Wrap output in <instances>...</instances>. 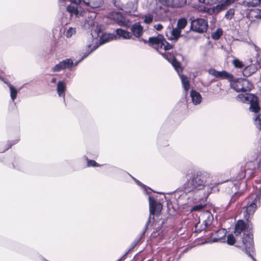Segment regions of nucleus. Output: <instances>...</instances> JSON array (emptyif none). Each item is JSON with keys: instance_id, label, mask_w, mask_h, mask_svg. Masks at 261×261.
<instances>
[{"instance_id": "nucleus-18", "label": "nucleus", "mask_w": 261, "mask_h": 261, "mask_svg": "<svg viewBox=\"0 0 261 261\" xmlns=\"http://www.w3.org/2000/svg\"><path fill=\"white\" fill-rule=\"evenodd\" d=\"M116 34L119 38H122L124 39H133L132 34L125 30L121 29H117L116 31Z\"/></svg>"}, {"instance_id": "nucleus-33", "label": "nucleus", "mask_w": 261, "mask_h": 261, "mask_svg": "<svg viewBox=\"0 0 261 261\" xmlns=\"http://www.w3.org/2000/svg\"><path fill=\"white\" fill-rule=\"evenodd\" d=\"M186 0H173V7H180L185 5Z\"/></svg>"}, {"instance_id": "nucleus-28", "label": "nucleus", "mask_w": 261, "mask_h": 261, "mask_svg": "<svg viewBox=\"0 0 261 261\" xmlns=\"http://www.w3.org/2000/svg\"><path fill=\"white\" fill-rule=\"evenodd\" d=\"M243 80V86L244 92L250 91L253 88V85L251 83H250L248 80L245 79H242Z\"/></svg>"}, {"instance_id": "nucleus-9", "label": "nucleus", "mask_w": 261, "mask_h": 261, "mask_svg": "<svg viewBox=\"0 0 261 261\" xmlns=\"http://www.w3.org/2000/svg\"><path fill=\"white\" fill-rule=\"evenodd\" d=\"M150 213L151 214H158L162 209V205L160 203L156 202L151 197H149Z\"/></svg>"}, {"instance_id": "nucleus-51", "label": "nucleus", "mask_w": 261, "mask_h": 261, "mask_svg": "<svg viewBox=\"0 0 261 261\" xmlns=\"http://www.w3.org/2000/svg\"><path fill=\"white\" fill-rule=\"evenodd\" d=\"M198 224H197L196 225V227L197 228V227H198Z\"/></svg>"}, {"instance_id": "nucleus-45", "label": "nucleus", "mask_w": 261, "mask_h": 261, "mask_svg": "<svg viewBox=\"0 0 261 261\" xmlns=\"http://www.w3.org/2000/svg\"><path fill=\"white\" fill-rule=\"evenodd\" d=\"M57 79L56 78H53L51 79V82L53 83H55L56 82Z\"/></svg>"}, {"instance_id": "nucleus-35", "label": "nucleus", "mask_w": 261, "mask_h": 261, "mask_svg": "<svg viewBox=\"0 0 261 261\" xmlns=\"http://www.w3.org/2000/svg\"><path fill=\"white\" fill-rule=\"evenodd\" d=\"M227 243L228 244L233 245L236 242V239L232 234H229L227 237Z\"/></svg>"}, {"instance_id": "nucleus-48", "label": "nucleus", "mask_w": 261, "mask_h": 261, "mask_svg": "<svg viewBox=\"0 0 261 261\" xmlns=\"http://www.w3.org/2000/svg\"><path fill=\"white\" fill-rule=\"evenodd\" d=\"M219 240V239H214V240H213V242H217L218 241V240Z\"/></svg>"}, {"instance_id": "nucleus-25", "label": "nucleus", "mask_w": 261, "mask_h": 261, "mask_svg": "<svg viewBox=\"0 0 261 261\" xmlns=\"http://www.w3.org/2000/svg\"><path fill=\"white\" fill-rule=\"evenodd\" d=\"M260 0H243V4L248 7L257 6L260 4Z\"/></svg>"}, {"instance_id": "nucleus-15", "label": "nucleus", "mask_w": 261, "mask_h": 261, "mask_svg": "<svg viewBox=\"0 0 261 261\" xmlns=\"http://www.w3.org/2000/svg\"><path fill=\"white\" fill-rule=\"evenodd\" d=\"M242 79H238L231 82L230 85L237 92H244Z\"/></svg>"}, {"instance_id": "nucleus-7", "label": "nucleus", "mask_w": 261, "mask_h": 261, "mask_svg": "<svg viewBox=\"0 0 261 261\" xmlns=\"http://www.w3.org/2000/svg\"><path fill=\"white\" fill-rule=\"evenodd\" d=\"M110 17L122 26L128 27L130 23L129 20L126 19L119 12H112L110 14Z\"/></svg>"}, {"instance_id": "nucleus-23", "label": "nucleus", "mask_w": 261, "mask_h": 261, "mask_svg": "<svg viewBox=\"0 0 261 261\" xmlns=\"http://www.w3.org/2000/svg\"><path fill=\"white\" fill-rule=\"evenodd\" d=\"M256 70V67L254 65L248 66L244 69L243 71V75L245 76H249Z\"/></svg>"}, {"instance_id": "nucleus-4", "label": "nucleus", "mask_w": 261, "mask_h": 261, "mask_svg": "<svg viewBox=\"0 0 261 261\" xmlns=\"http://www.w3.org/2000/svg\"><path fill=\"white\" fill-rule=\"evenodd\" d=\"M257 203H258V199L255 197L254 194H251L249 197V202L247 205L243 207L244 218L246 220L248 221L249 216L254 213Z\"/></svg>"}, {"instance_id": "nucleus-6", "label": "nucleus", "mask_w": 261, "mask_h": 261, "mask_svg": "<svg viewBox=\"0 0 261 261\" xmlns=\"http://www.w3.org/2000/svg\"><path fill=\"white\" fill-rule=\"evenodd\" d=\"M243 242L245 246V251L246 254L251 257L254 261H256V259L251 254V252H253L254 250L252 234L244 233Z\"/></svg>"}, {"instance_id": "nucleus-32", "label": "nucleus", "mask_w": 261, "mask_h": 261, "mask_svg": "<svg viewBox=\"0 0 261 261\" xmlns=\"http://www.w3.org/2000/svg\"><path fill=\"white\" fill-rule=\"evenodd\" d=\"M234 14V10L233 9H229L225 15V18L227 20L231 19Z\"/></svg>"}, {"instance_id": "nucleus-13", "label": "nucleus", "mask_w": 261, "mask_h": 261, "mask_svg": "<svg viewBox=\"0 0 261 261\" xmlns=\"http://www.w3.org/2000/svg\"><path fill=\"white\" fill-rule=\"evenodd\" d=\"M210 74L216 77H222L226 79H231L232 76L231 74H229L225 71H218L214 69H211L208 70Z\"/></svg>"}, {"instance_id": "nucleus-14", "label": "nucleus", "mask_w": 261, "mask_h": 261, "mask_svg": "<svg viewBox=\"0 0 261 261\" xmlns=\"http://www.w3.org/2000/svg\"><path fill=\"white\" fill-rule=\"evenodd\" d=\"M84 4L91 8H99L102 5L103 0H83Z\"/></svg>"}, {"instance_id": "nucleus-27", "label": "nucleus", "mask_w": 261, "mask_h": 261, "mask_svg": "<svg viewBox=\"0 0 261 261\" xmlns=\"http://www.w3.org/2000/svg\"><path fill=\"white\" fill-rule=\"evenodd\" d=\"M87 46L88 49L86 51V52L84 53V55L82 60H83L85 58L87 57L90 53H91L93 51L95 50L98 47V46L96 45H92V44H89L87 45Z\"/></svg>"}, {"instance_id": "nucleus-26", "label": "nucleus", "mask_w": 261, "mask_h": 261, "mask_svg": "<svg viewBox=\"0 0 261 261\" xmlns=\"http://www.w3.org/2000/svg\"><path fill=\"white\" fill-rule=\"evenodd\" d=\"M8 86L10 91L11 99L14 101L16 98L17 95L19 90H17L15 87L10 84H8Z\"/></svg>"}, {"instance_id": "nucleus-37", "label": "nucleus", "mask_w": 261, "mask_h": 261, "mask_svg": "<svg viewBox=\"0 0 261 261\" xmlns=\"http://www.w3.org/2000/svg\"><path fill=\"white\" fill-rule=\"evenodd\" d=\"M161 2L164 5L173 7V0H160Z\"/></svg>"}, {"instance_id": "nucleus-42", "label": "nucleus", "mask_w": 261, "mask_h": 261, "mask_svg": "<svg viewBox=\"0 0 261 261\" xmlns=\"http://www.w3.org/2000/svg\"><path fill=\"white\" fill-rule=\"evenodd\" d=\"M136 9H137L135 7L133 10H132V11H126V12L127 13L130 14V15H132V12H134V13L135 12V11H136Z\"/></svg>"}, {"instance_id": "nucleus-34", "label": "nucleus", "mask_w": 261, "mask_h": 261, "mask_svg": "<svg viewBox=\"0 0 261 261\" xmlns=\"http://www.w3.org/2000/svg\"><path fill=\"white\" fill-rule=\"evenodd\" d=\"M254 122L256 127L258 129H261V114L258 115L255 114Z\"/></svg>"}, {"instance_id": "nucleus-41", "label": "nucleus", "mask_w": 261, "mask_h": 261, "mask_svg": "<svg viewBox=\"0 0 261 261\" xmlns=\"http://www.w3.org/2000/svg\"><path fill=\"white\" fill-rule=\"evenodd\" d=\"M163 27L161 23L154 25V28L158 31H160L163 29Z\"/></svg>"}, {"instance_id": "nucleus-50", "label": "nucleus", "mask_w": 261, "mask_h": 261, "mask_svg": "<svg viewBox=\"0 0 261 261\" xmlns=\"http://www.w3.org/2000/svg\"><path fill=\"white\" fill-rule=\"evenodd\" d=\"M92 39H92V37H90V40H92Z\"/></svg>"}, {"instance_id": "nucleus-47", "label": "nucleus", "mask_w": 261, "mask_h": 261, "mask_svg": "<svg viewBox=\"0 0 261 261\" xmlns=\"http://www.w3.org/2000/svg\"><path fill=\"white\" fill-rule=\"evenodd\" d=\"M212 189L208 190H207V193L210 194V193H211L212 192Z\"/></svg>"}, {"instance_id": "nucleus-30", "label": "nucleus", "mask_w": 261, "mask_h": 261, "mask_svg": "<svg viewBox=\"0 0 261 261\" xmlns=\"http://www.w3.org/2000/svg\"><path fill=\"white\" fill-rule=\"evenodd\" d=\"M222 35V30L221 29H218L212 34V38L215 40H218Z\"/></svg>"}, {"instance_id": "nucleus-3", "label": "nucleus", "mask_w": 261, "mask_h": 261, "mask_svg": "<svg viewBox=\"0 0 261 261\" xmlns=\"http://www.w3.org/2000/svg\"><path fill=\"white\" fill-rule=\"evenodd\" d=\"M235 0H199L197 9L210 14L218 13L227 9Z\"/></svg>"}, {"instance_id": "nucleus-46", "label": "nucleus", "mask_w": 261, "mask_h": 261, "mask_svg": "<svg viewBox=\"0 0 261 261\" xmlns=\"http://www.w3.org/2000/svg\"><path fill=\"white\" fill-rule=\"evenodd\" d=\"M224 230H219L217 231L218 233H221V232H223L224 233Z\"/></svg>"}, {"instance_id": "nucleus-21", "label": "nucleus", "mask_w": 261, "mask_h": 261, "mask_svg": "<svg viewBox=\"0 0 261 261\" xmlns=\"http://www.w3.org/2000/svg\"><path fill=\"white\" fill-rule=\"evenodd\" d=\"M249 102L250 103V110L251 111L256 113L259 111L260 108L257 101V98L255 96V98H252Z\"/></svg>"}, {"instance_id": "nucleus-17", "label": "nucleus", "mask_w": 261, "mask_h": 261, "mask_svg": "<svg viewBox=\"0 0 261 261\" xmlns=\"http://www.w3.org/2000/svg\"><path fill=\"white\" fill-rule=\"evenodd\" d=\"M190 96L192 99V102L194 105L199 104L202 100V97L199 93L195 90H191L190 92Z\"/></svg>"}, {"instance_id": "nucleus-24", "label": "nucleus", "mask_w": 261, "mask_h": 261, "mask_svg": "<svg viewBox=\"0 0 261 261\" xmlns=\"http://www.w3.org/2000/svg\"><path fill=\"white\" fill-rule=\"evenodd\" d=\"M116 38V36L112 34H105L102 35L100 38V44H103L110 40Z\"/></svg>"}, {"instance_id": "nucleus-43", "label": "nucleus", "mask_w": 261, "mask_h": 261, "mask_svg": "<svg viewBox=\"0 0 261 261\" xmlns=\"http://www.w3.org/2000/svg\"><path fill=\"white\" fill-rule=\"evenodd\" d=\"M135 181L136 182V183L138 185H140V186H141V183L137 179H135Z\"/></svg>"}, {"instance_id": "nucleus-10", "label": "nucleus", "mask_w": 261, "mask_h": 261, "mask_svg": "<svg viewBox=\"0 0 261 261\" xmlns=\"http://www.w3.org/2000/svg\"><path fill=\"white\" fill-rule=\"evenodd\" d=\"M132 37L139 38L143 33V27L139 22H136L130 28Z\"/></svg>"}, {"instance_id": "nucleus-1", "label": "nucleus", "mask_w": 261, "mask_h": 261, "mask_svg": "<svg viewBox=\"0 0 261 261\" xmlns=\"http://www.w3.org/2000/svg\"><path fill=\"white\" fill-rule=\"evenodd\" d=\"M145 43H148L149 44L155 48L157 51L163 55L165 58L171 63L174 69L180 76L181 83L184 88L185 91H187L190 89V84L189 80L186 76L180 75V73L182 72V69L180 66L179 62L177 61L175 59H172L171 61L169 60L167 57V56L164 55L162 50L165 51L169 50L172 48V45L168 43L165 39L164 37L161 35H159L157 36L150 37L148 41L145 40H142Z\"/></svg>"}, {"instance_id": "nucleus-44", "label": "nucleus", "mask_w": 261, "mask_h": 261, "mask_svg": "<svg viewBox=\"0 0 261 261\" xmlns=\"http://www.w3.org/2000/svg\"><path fill=\"white\" fill-rule=\"evenodd\" d=\"M114 3L115 6L120 7L118 4H117V0H114Z\"/></svg>"}, {"instance_id": "nucleus-52", "label": "nucleus", "mask_w": 261, "mask_h": 261, "mask_svg": "<svg viewBox=\"0 0 261 261\" xmlns=\"http://www.w3.org/2000/svg\"><path fill=\"white\" fill-rule=\"evenodd\" d=\"M260 16H261V12H260Z\"/></svg>"}, {"instance_id": "nucleus-22", "label": "nucleus", "mask_w": 261, "mask_h": 261, "mask_svg": "<svg viewBox=\"0 0 261 261\" xmlns=\"http://www.w3.org/2000/svg\"><path fill=\"white\" fill-rule=\"evenodd\" d=\"M245 224L242 220L238 221L235 226L234 233L236 236L239 235L245 229Z\"/></svg>"}, {"instance_id": "nucleus-16", "label": "nucleus", "mask_w": 261, "mask_h": 261, "mask_svg": "<svg viewBox=\"0 0 261 261\" xmlns=\"http://www.w3.org/2000/svg\"><path fill=\"white\" fill-rule=\"evenodd\" d=\"M67 10L72 15L74 14L77 17L82 16L83 13V11L81 7H75L74 6H69L67 7Z\"/></svg>"}, {"instance_id": "nucleus-49", "label": "nucleus", "mask_w": 261, "mask_h": 261, "mask_svg": "<svg viewBox=\"0 0 261 261\" xmlns=\"http://www.w3.org/2000/svg\"><path fill=\"white\" fill-rule=\"evenodd\" d=\"M237 195V194L236 193L231 198V200H232V199L234 198V197L236 196V195Z\"/></svg>"}, {"instance_id": "nucleus-31", "label": "nucleus", "mask_w": 261, "mask_h": 261, "mask_svg": "<svg viewBox=\"0 0 261 261\" xmlns=\"http://www.w3.org/2000/svg\"><path fill=\"white\" fill-rule=\"evenodd\" d=\"M76 33V29L70 27L66 31L65 36L67 38H70Z\"/></svg>"}, {"instance_id": "nucleus-19", "label": "nucleus", "mask_w": 261, "mask_h": 261, "mask_svg": "<svg viewBox=\"0 0 261 261\" xmlns=\"http://www.w3.org/2000/svg\"><path fill=\"white\" fill-rule=\"evenodd\" d=\"M252 98H255V96L249 93L239 94L237 97L238 101L243 102H249Z\"/></svg>"}, {"instance_id": "nucleus-11", "label": "nucleus", "mask_w": 261, "mask_h": 261, "mask_svg": "<svg viewBox=\"0 0 261 261\" xmlns=\"http://www.w3.org/2000/svg\"><path fill=\"white\" fill-rule=\"evenodd\" d=\"M200 219L201 220L202 223L204 225V229L211 224L213 220V216L211 213L206 211L200 215Z\"/></svg>"}, {"instance_id": "nucleus-38", "label": "nucleus", "mask_w": 261, "mask_h": 261, "mask_svg": "<svg viewBox=\"0 0 261 261\" xmlns=\"http://www.w3.org/2000/svg\"><path fill=\"white\" fill-rule=\"evenodd\" d=\"M233 63L234 66L237 68H242L243 67V63L238 59H234Z\"/></svg>"}, {"instance_id": "nucleus-40", "label": "nucleus", "mask_w": 261, "mask_h": 261, "mask_svg": "<svg viewBox=\"0 0 261 261\" xmlns=\"http://www.w3.org/2000/svg\"><path fill=\"white\" fill-rule=\"evenodd\" d=\"M88 166L95 167V166H98V165L95 161H93V160H88Z\"/></svg>"}, {"instance_id": "nucleus-2", "label": "nucleus", "mask_w": 261, "mask_h": 261, "mask_svg": "<svg viewBox=\"0 0 261 261\" xmlns=\"http://www.w3.org/2000/svg\"><path fill=\"white\" fill-rule=\"evenodd\" d=\"M212 176L207 172H201L194 175L183 185L182 188L186 193L195 192L206 187V184L212 180Z\"/></svg>"}, {"instance_id": "nucleus-39", "label": "nucleus", "mask_w": 261, "mask_h": 261, "mask_svg": "<svg viewBox=\"0 0 261 261\" xmlns=\"http://www.w3.org/2000/svg\"><path fill=\"white\" fill-rule=\"evenodd\" d=\"M205 206V205L201 204H198L192 207L191 210L192 211H198L203 209Z\"/></svg>"}, {"instance_id": "nucleus-36", "label": "nucleus", "mask_w": 261, "mask_h": 261, "mask_svg": "<svg viewBox=\"0 0 261 261\" xmlns=\"http://www.w3.org/2000/svg\"><path fill=\"white\" fill-rule=\"evenodd\" d=\"M153 15L151 14H147L144 17V22L146 23H150L153 20Z\"/></svg>"}, {"instance_id": "nucleus-8", "label": "nucleus", "mask_w": 261, "mask_h": 261, "mask_svg": "<svg viewBox=\"0 0 261 261\" xmlns=\"http://www.w3.org/2000/svg\"><path fill=\"white\" fill-rule=\"evenodd\" d=\"M73 61L70 59H66L60 62L52 68L54 72H58L66 68H70L73 65Z\"/></svg>"}, {"instance_id": "nucleus-12", "label": "nucleus", "mask_w": 261, "mask_h": 261, "mask_svg": "<svg viewBox=\"0 0 261 261\" xmlns=\"http://www.w3.org/2000/svg\"><path fill=\"white\" fill-rule=\"evenodd\" d=\"M181 30L176 28L171 29L169 28L166 32V35L170 40H177L180 35Z\"/></svg>"}, {"instance_id": "nucleus-29", "label": "nucleus", "mask_w": 261, "mask_h": 261, "mask_svg": "<svg viewBox=\"0 0 261 261\" xmlns=\"http://www.w3.org/2000/svg\"><path fill=\"white\" fill-rule=\"evenodd\" d=\"M187 21L185 18H180L178 20L177 27L179 30L183 29L187 25Z\"/></svg>"}, {"instance_id": "nucleus-5", "label": "nucleus", "mask_w": 261, "mask_h": 261, "mask_svg": "<svg viewBox=\"0 0 261 261\" xmlns=\"http://www.w3.org/2000/svg\"><path fill=\"white\" fill-rule=\"evenodd\" d=\"M191 29L198 33L204 32L207 29V21L203 18H197L191 21Z\"/></svg>"}, {"instance_id": "nucleus-20", "label": "nucleus", "mask_w": 261, "mask_h": 261, "mask_svg": "<svg viewBox=\"0 0 261 261\" xmlns=\"http://www.w3.org/2000/svg\"><path fill=\"white\" fill-rule=\"evenodd\" d=\"M66 88V85L64 81H61L58 83L57 91L59 96L64 97Z\"/></svg>"}]
</instances>
